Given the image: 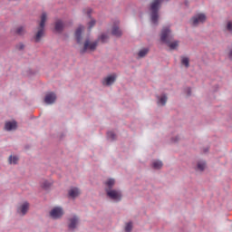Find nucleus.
<instances>
[{"mask_svg":"<svg viewBox=\"0 0 232 232\" xmlns=\"http://www.w3.org/2000/svg\"><path fill=\"white\" fill-rule=\"evenodd\" d=\"M171 39H173V36H171L169 27H164L161 31L160 41L168 44L170 50H175L179 46V42H171Z\"/></svg>","mask_w":232,"mask_h":232,"instance_id":"obj_1","label":"nucleus"},{"mask_svg":"<svg viewBox=\"0 0 232 232\" xmlns=\"http://www.w3.org/2000/svg\"><path fill=\"white\" fill-rule=\"evenodd\" d=\"M115 185V179H108L106 182V186L109 188L106 189V193L109 198L111 200H121L122 194L119 190L111 189Z\"/></svg>","mask_w":232,"mask_h":232,"instance_id":"obj_2","label":"nucleus"},{"mask_svg":"<svg viewBox=\"0 0 232 232\" xmlns=\"http://www.w3.org/2000/svg\"><path fill=\"white\" fill-rule=\"evenodd\" d=\"M44 24H46V13H43L41 15V21L38 27V32L34 37L35 43H39L41 38L44 35Z\"/></svg>","mask_w":232,"mask_h":232,"instance_id":"obj_3","label":"nucleus"},{"mask_svg":"<svg viewBox=\"0 0 232 232\" xmlns=\"http://www.w3.org/2000/svg\"><path fill=\"white\" fill-rule=\"evenodd\" d=\"M95 48H97V42L92 43V42H90V40H86L82 53H84V52H88V51L93 52V50H95Z\"/></svg>","mask_w":232,"mask_h":232,"instance_id":"obj_4","label":"nucleus"},{"mask_svg":"<svg viewBox=\"0 0 232 232\" xmlns=\"http://www.w3.org/2000/svg\"><path fill=\"white\" fill-rule=\"evenodd\" d=\"M205 21H206V14H198L192 18V24L193 26H198V24L204 23Z\"/></svg>","mask_w":232,"mask_h":232,"instance_id":"obj_5","label":"nucleus"},{"mask_svg":"<svg viewBox=\"0 0 232 232\" xmlns=\"http://www.w3.org/2000/svg\"><path fill=\"white\" fill-rule=\"evenodd\" d=\"M11 33L13 34V35H19L20 37H23V35H24V34H26V27L21 25L18 26L14 29H13L11 31Z\"/></svg>","mask_w":232,"mask_h":232,"instance_id":"obj_6","label":"nucleus"},{"mask_svg":"<svg viewBox=\"0 0 232 232\" xmlns=\"http://www.w3.org/2000/svg\"><path fill=\"white\" fill-rule=\"evenodd\" d=\"M63 208H54L50 212V216L53 218H60V217H63Z\"/></svg>","mask_w":232,"mask_h":232,"instance_id":"obj_7","label":"nucleus"},{"mask_svg":"<svg viewBox=\"0 0 232 232\" xmlns=\"http://www.w3.org/2000/svg\"><path fill=\"white\" fill-rule=\"evenodd\" d=\"M57 99V96L53 92H49L45 95L44 102L46 104H53L55 102V100Z\"/></svg>","mask_w":232,"mask_h":232,"instance_id":"obj_8","label":"nucleus"},{"mask_svg":"<svg viewBox=\"0 0 232 232\" xmlns=\"http://www.w3.org/2000/svg\"><path fill=\"white\" fill-rule=\"evenodd\" d=\"M5 130L6 131H12L14 130H17V121H6L5 124Z\"/></svg>","mask_w":232,"mask_h":232,"instance_id":"obj_9","label":"nucleus"},{"mask_svg":"<svg viewBox=\"0 0 232 232\" xmlns=\"http://www.w3.org/2000/svg\"><path fill=\"white\" fill-rule=\"evenodd\" d=\"M29 206L30 204L28 202L24 203L21 207L17 208V213L23 216L26 215Z\"/></svg>","mask_w":232,"mask_h":232,"instance_id":"obj_10","label":"nucleus"},{"mask_svg":"<svg viewBox=\"0 0 232 232\" xmlns=\"http://www.w3.org/2000/svg\"><path fill=\"white\" fill-rule=\"evenodd\" d=\"M69 222H70L68 225L69 229H75V227H77V224H79V218L73 216L69 219Z\"/></svg>","mask_w":232,"mask_h":232,"instance_id":"obj_11","label":"nucleus"},{"mask_svg":"<svg viewBox=\"0 0 232 232\" xmlns=\"http://www.w3.org/2000/svg\"><path fill=\"white\" fill-rule=\"evenodd\" d=\"M115 79H117V75L111 74L103 80V84H106V86H110L111 84H113L115 82Z\"/></svg>","mask_w":232,"mask_h":232,"instance_id":"obj_12","label":"nucleus"},{"mask_svg":"<svg viewBox=\"0 0 232 232\" xmlns=\"http://www.w3.org/2000/svg\"><path fill=\"white\" fill-rule=\"evenodd\" d=\"M112 35H114L115 37H121L122 35V31H121V29H119V25L118 24H114L113 27H112V32H111Z\"/></svg>","mask_w":232,"mask_h":232,"instance_id":"obj_13","label":"nucleus"},{"mask_svg":"<svg viewBox=\"0 0 232 232\" xmlns=\"http://www.w3.org/2000/svg\"><path fill=\"white\" fill-rule=\"evenodd\" d=\"M82 30H84V26L80 25L75 32V38L77 43H81V34H82Z\"/></svg>","mask_w":232,"mask_h":232,"instance_id":"obj_14","label":"nucleus"},{"mask_svg":"<svg viewBox=\"0 0 232 232\" xmlns=\"http://www.w3.org/2000/svg\"><path fill=\"white\" fill-rule=\"evenodd\" d=\"M8 162L9 164H14V166L19 164V157L15 155L14 156L10 155L8 158Z\"/></svg>","mask_w":232,"mask_h":232,"instance_id":"obj_15","label":"nucleus"},{"mask_svg":"<svg viewBox=\"0 0 232 232\" xmlns=\"http://www.w3.org/2000/svg\"><path fill=\"white\" fill-rule=\"evenodd\" d=\"M81 191H79V188H73L69 190V197H71L72 198H75V197H78Z\"/></svg>","mask_w":232,"mask_h":232,"instance_id":"obj_16","label":"nucleus"},{"mask_svg":"<svg viewBox=\"0 0 232 232\" xmlns=\"http://www.w3.org/2000/svg\"><path fill=\"white\" fill-rule=\"evenodd\" d=\"M65 24L63 23V21L58 20L55 23V32H61L62 30H63Z\"/></svg>","mask_w":232,"mask_h":232,"instance_id":"obj_17","label":"nucleus"},{"mask_svg":"<svg viewBox=\"0 0 232 232\" xmlns=\"http://www.w3.org/2000/svg\"><path fill=\"white\" fill-rule=\"evenodd\" d=\"M152 168L154 169H160V168H162V161L160 160H154L152 162Z\"/></svg>","mask_w":232,"mask_h":232,"instance_id":"obj_18","label":"nucleus"},{"mask_svg":"<svg viewBox=\"0 0 232 232\" xmlns=\"http://www.w3.org/2000/svg\"><path fill=\"white\" fill-rule=\"evenodd\" d=\"M158 99H159L158 103H159V104H161L162 106H164V104H166V102H167V101H168V97H166V95H161V96L159 97Z\"/></svg>","mask_w":232,"mask_h":232,"instance_id":"obj_19","label":"nucleus"},{"mask_svg":"<svg viewBox=\"0 0 232 232\" xmlns=\"http://www.w3.org/2000/svg\"><path fill=\"white\" fill-rule=\"evenodd\" d=\"M181 64H183V66H186V68H188V66H189V59L188 57H183L181 59Z\"/></svg>","mask_w":232,"mask_h":232,"instance_id":"obj_20","label":"nucleus"},{"mask_svg":"<svg viewBox=\"0 0 232 232\" xmlns=\"http://www.w3.org/2000/svg\"><path fill=\"white\" fill-rule=\"evenodd\" d=\"M107 138L111 140H115V139H117V135H115L113 131H109L107 132Z\"/></svg>","mask_w":232,"mask_h":232,"instance_id":"obj_21","label":"nucleus"},{"mask_svg":"<svg viewBox=\"0 0 232 232\" xmlns=\"http://www.w3.org/2000/svg\"><path fill=\"white\" fill-rule=\"evenodd\" d=\"M50 186H52V182H50V181L45 180L42 183L43 189H48L50 188Z\"/></svg>","mask_w":232,"mask_h":232,"instance_id":"obj_22","label":"nucleus"},{"mask_svg":"<svg viewBox=\"0 0 232 232\" xmlns=\"http://www.w3.org/2000/svg\"><path fill=\"white\" fill-rule=\"evenodd\" d=\"M108 39H109L108 34H102L99 38V41H102V43H106Z\"/></svg>","mask_w":232,"mask_h":232,"instance_id":"obj_23","label":"nucleus"},{"mask_svg":"<svg viewBox=\"0 0 232 232\" xmlns=\"http://www.w3.org/2000/svg\"><path fill=\"white\" fill-rule=\"evenodd\" d=\"M205 168H206V163H204V162H198V169L199 171H204Z\"/></svg>","mask_w":232,"mask_h":232,"instance_id":"obj_24","label":"nucleus"},{"mask_svg":"<svg viewBox=\"0 0 232 232\" xmlns=\"http://www.w3.org/2000/svg\"><path fill=\"white\" fill-rule=\"evenodd\" d=\"M148 54V49H142L141 51L139 52L138 55L139 57H144L145 55Z\"/></svg>","mask_w":232,"mask_h":232,"instance_id":"obj_25","label":"nucleus"},{"mask_svg":"<svg viewBox=\"0 0 232 232\" xmlns=\"http://www.w3.org/2000/svg\"><path fill=\"white\" fill-rule=\"evenodd\" d=\"M15 48H16V50L23 52V50H24V44L23 43H19L15 45Z\"/></svg>","mask_w":232,"mask_h":232,"instance_id":"obj_26","label":"nucleus"},{"mask_svg":"<svg viewBox=\"0 0 232 232\" xmlns=\"http://www.w3.org/2000/svg\"><path fill=\"white\" fill-rule=\"evenodd\" d=\"M132 227H133L132 223H131V222H129V223H127V225H126V227H125V231H126V232H130V231H131Z\"/></svg>","mask_w":232,"mask_h":232,"instance_id":"obj_27","label":"nucleus"},{"mask_svg":"<svg viewBox=\"0 0 232 232\" xmlns=\"http://www.w3.org/2000/svg\"><path fill=\"white\" fill-rule=\"evenodd\" d=\"M89 29L92 28V26H95V20H91L88 24Z\"/></svg>","mask_w":232,"mask_h":232,"instance_id":"obj_28","label":"nucleus"},{"mask_svg":"<svg viewBox=\"0 0 232 232\" xmlns=\"http://www.w3.org/2000/svg\"><path fill=\"white\" fill-rule=\"evenodd\" d=\"M227 30H228V32H232V22H228L227 24Z\"/></svg>","mask_w":232,"mask_h":232,"instance_id":"obj_29","label":"nucleus"},{"mask_svg":"<svg viewBox=\"0 0 232 232\" xmlns=\"http://www.w3.org/2000/svg\"><path fill=\"white\" fill-rule=\"evenodd\" d=\"M85 13L87 14L88 17H90V14H92V9L87 8V9L85 10Z\"/></svg>","mask_w":232,"mask_h":232,"instance_id":"obj_30","label":"nucleus"},{"mask_svg":"<svg viewBox=\"0 0 232 232\" xmlns=\"http://www.w3.org/2000/svg\"><path fill=\"white\" fill-rule=\"evenodd\" d=\"M187 95H191V89L189 88L187 89Z\"/></svg>","mask_w":232,"mask_h":232,"instance_id":"obj_31","label":"nucleus"},{"mask_svg":"<svg viewBox=\"0 0 232 232\" xmlns=\"http://www.w3.org/2000/svg\"><path fill=\"white\" fill-rule=\"evenodd\" d=\"M229 57H232V50L229 52Z\"/></svg>","mask_w":232,"mask_h":232,"instance_id":"obj_32","label":"nucleus"}]
</instances>
